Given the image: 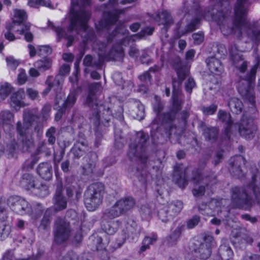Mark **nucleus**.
I'll return each instance as SVG.
<instances>
[{
    "mask_svg": "<svg viewBox=\"0 0 260 260\" xmlns=\"http://www.w3.org/2000/svg\"><path fill=\"white\" fill-rule=\"evenodd\" d=\"M205 137L208 140L214 139L217 135V131L215 128H208L205 130L204 133Z\"/></svg>",
    "mask_w": 260,
    "mask_h": 260,
    "instance_id": "obj_36",
    "label": "nucleus"
},
{
    "mask_svg": "<svg viewBox=\"0 0 260 260\" xmlns=\"http://www.w3.org/2000/svg\"><path fill=\"white\" fill-rule=\"evenodd\" d=\"M155 19L159 24H162L165 26L170 25L173 22L170 14L167 11H162L159 13Z\"/></svg>",
    "mask_w": 260,
    "mask_h": 260,
    "instance_id": "obj_19",
    "label": "nucleus"
},
{
    "mask_svg": "<svg viewBox=\"0 0 260 260\" xmlns=\"http://www.w3.org/2000/svg\"><path fill=\"white\" fill-rule=\"evenodd\" d=\"M223 202H225V201L222 199L220 200L212 199L209 203V205L208 206V208L206 204H202L199 206V210L201 212L202 210L210 208L211 209H213L215 212H217V213H218L219 212H221L220 209L221 208L220 206Z\"/></svg>",
    "mask_w": 260,
    "mask_h": 260,
    "instance_id": "obj_17",
    "label": "nucleus"
},
{
    "mask_svg": "<svg viewBox=\"0 0 260 260\" xmlns=\"http://www.w3.org/2000/svg\"><path fill=\"white\" fill-rule=\"evenodd\" d=\"M157 240V236L153 234L150 236H146L144 239L143 242L145 244H147L149 247L150 245L153 244Z\"/></svg>",
    "mask_w": 260,
    "mask_h": 260,
    "instance_id": "obj_44",
    "label": "nucleus"
},
{
    "mask_svg": "<svg viewBox=\"0 0 260 260\" xmlns=\"http://www.w3.org/2000/svg\"><path fill=\"white\" fill-rule=\"evenodd\" d=\"M176 72L178 75V80H173V106L175 110L178 111L181 108L182 105V101H179L176 98L175 94L178 92L179 87L181 85L182 81L184 80L185 78L188 75V71L183 68L177 69Z\"/></svg>",
    "mask_w": 260,
    "mask_h": 260,
    "instance_id": "obj_6",
    "label": "nucleus"
},
{
    "mask_svg": "<svg viewBox=\"0 0 260 260\" xmlns=\"http://www.w3.org/2000/svg\"><path fill=\"white\" fill-rule=\"evenodd\" d=\"M51 61L49 58H44L37 61L35 63V66L40 70L45 71L49 69L51 66Z\"/></svg>",
    "mask_w": 260,
    "mask_h": 260,
    "instance_id": "obj_26",
    "label": "nucleus"
},
{
    "mask_svg": "<svg viewBox=\"0 0 260 260\" xmlns=\"http://www.w3.org/2000/svg\"><path fill=\"white\" fill-rule=\"evenodd\" d=\"M52 167L47 163L40 164L38 168V172L41 177L45 180H49L52 177Z\"/></svg>",
    "mask_w": 260,
    "mask_h": 260,
    "instance_id": "obj_18",
    "label": "nucleus"
},
{
    "mask_svg": "<svg viewBox=\"0 0 260 260\" xmlns=\"http://www.w3.org/2000/svg\"><path fill=\"white\" fill-rule=\"evenodd\" d=\"M61 260H88L83 256L79 257L76 253L71 252L64 256Z\"/></svg>",
    "mask_w": 260,
    "mask_h": 260,
    "instance_id": "obj_39",
    "label": "nucleus"
},
{
    "mask_svg": "<svg viewBox=\"0 0 260 260\" xmlns=\"http://www.w3.org/2000/svg\"><path fill=\"white\" fill-rule=\"evenodd\" d=\"M69 162L68 161H66L61 164V169L65 172L69 171Z\"/></svg>",
    "mask_w": 260,
    "mask_h": 260,
    "instance_id": "obj_63",
    "label": "nucleus"
},
{
    "mask_svg": "<svg viewBox=\"0 0 260 260\" xmlns=\"http://www.w3.org/2000/svg\"><path fill=\"white\" fill-rule=\"evenodd\" d=\"M257 66L258 63L251 69L249 74L245 79H241L239 81L237 87L239 93L248 100L252 105H253L255 103L253 88Z\"/></svg>",
    "mask_w": 260,
    "mask_h": 260,
    "instance_id": "obj_3",
    "label": "nucleus"
},
{
    "mask_svg": "<svg viewBox=\"0 0 260 260\" xmlns=\"http://www.w3.org/2000/svg\"><path fill=\"white\" fill-rule=\"evenodd\" d=\"M20 185L26 189H30L35 187V180L33 176L29 174H25L22 176Z\"/></svg>",
    "mask_w": 260,
    "mask_h": 260,
    "instance_id": "obj_22",
    "label": "nucleus"
},
{
    "mask_svg": "<svg viewBox=\"0 0 260 260\" xmlns=\"http://www.w3.org/2000/svg\"><path fill=\"white\" fill-rule=\"evenodd\" d=\"M93 95L92 93H90L88 95L86 100V103L88 106L92 108V116L90 117L91 120H92L95 124L99 122L100 119V115L98 112V110H100L103 108L102 105L98 106L96 103L93 104Z\"/></svg>",
    "mask_w": 260,
    "mask_h": 260,
    "instance_id": "obj_11",
    "label": "nucleus"
},
{
    "mask_svg": "<svg viewBox=\"0 0 260 260\" xmlns=\"http://www.w3.org/2000/svg\"><path fill=\"white\" fill-rule=\"evenodd\" d=\"M1 117L4 121H9L13 118V115L9 111H4L1 113Z\"/></svg>",
    "mask_w": 260,
    "mask_h": 260,
    "instance_id": "obj_48",
    "label": "nucleus"
},
{
    "mask_svg": "<svg viewBox=\"0 0 260 260\" xmlns=\"http://www.w3.org/2000/svg\"><path fill=\"white\" fill-rule=\"evenodd\" d=\"M30 25L29 23L24 24L23 27H21V29L17 28L16 30L20 35H24V38L26 41L30 42L33 39V36L32 34L28 31L30 28Z\"/></svg>",
    "mask_w": 260,
    "mask_h": 260,
    "instance_id": "obj_23",
    "label": "nucleus"
},
{
    "mask_svg": "<svg viewBox=\"0 0 260 260\" xmlns=\"http://www.w3.org/2000/svg\"><path fill=\"white\" fill-rule=\"evenodd\" d=\"M7 31L5 34V38L10 41H13L15 40V37L13 33L11 32V30H13L14 29H17L16 27L9 24H7L6 26Z\"/></svg>",
    "mask_w": 260,
    "mask_h": 260,
    "instance_id": "obj_34",
    "label": "nucleus"
},
{
    "mask_svg": "<svg viewBox=\"0 0 260 260\" xmlns=\"http://www.w3.org/2000/svg\"><path fill=\"white\" fill-rule=\"evenodd\" d=\"M12 91L11 86L8 83L2 84L0 87V102L4 100Z\"/></svg>",
    "mask_w": 260,
    "mask_h": 260,
    "instance_id": "obj_27",
    "label": "nucleus"
},
{
    "mask_svg": "<svg viewBox=\"0 0 260 260\" xmlns=\"http://www.w3.org/2000/svg\"><path fill=\"white\" fill-rule=\"evenodd\" d=\"M218 118L223 122H225L228 127L231 124V115L225 111L219 110L218 113Z\"/></svg>",
    "mask_w": 260,
    "mask_h": 260,
    "instance_id": "obj_30",
    "label": "nucleus"
},
{
    "mask_svg": "<svg viewBox=\"0 0 260 260\" xmlns=\"http://www.w3.org/2000/svg\"><path fill=\"white\" fill-rule=\"evenodd\" d=\"M247 5V0H237L235 8L236 20L234 24V26L232 28H229L228 26L227 19L223 15H221V12H218V18L214 15L211 16V18L217 22L224 35L234 34L237 37H240L242 32L245 31L248 35L250 36V31L251 28L248 25L245 19Z\"/></svg>",
    "mask_w": 260,
    "mask_h": 260,
    "instance_id": "obj_1",
    "label": "nucleus"
},
{
    "mask_svg": "<svg viewBox=\"0 0 260 260\" xmlns=\"http://www.w3.org/2000/svg\"><path fill=\"white\" fill-rule=\"evenodd\" d=\"M11 231L9 225L2 223L0 224V238L3 239L7 238L10 234Z\"/></svg>",
    "mask_w": 260,
    "mask_h": 260,
    "instance_id": "obj_33",
    "label": "nucleus"
},
{
    "mask_svg": "<svg viewBox=\"0 0 260 260\" xmlns=\"http://www.w3.org/2000/svg\"><path fill=\"white\" fill-rule=\"evenodd\" d=\"M192 38L195 44H200L204 40V35L202 32H198L193 34Z\"/></svg>",
    "mask_w": 260,
    "mask_h": 260,
    "instance_id": "obj_47",
    "label": "nucleus"
},
{
    "mask_svg": "<svg viewBox=\"0 0 260 260\" xmlns=\"http://www.w3.org/2000/svg\"><path fill=\"white\" fill-rule=\"evenodd\" d=\"M196 86V83L192 78H188L185 83V89L186 91L191 92L192 88Z\"/></svg>",
    "mask_w": 260,
    "mask_h": 260,
    "instance_id": "obj_46",
    "label": "nucleus"
},
{
    "mask_svg": "<svg viewBox=\"0 0 260 260\" xmlns=\"http://www.w3.org/2000/svg\"><path fill=\"white\" fill-rule=\"evenodd\" d=\"M242 217L243 219L250 221L252 223H254L256 221V219L255 217H251L248 214L242 215Z\"/></svg>",
    "mask_w": 260,
    "mask_h": 260,
    "instance_id": "obj_62",
    "label": "nucleus"
},
{
    "mask_svg": "<svg viewBox=\"0 0 260 260\" xmlns=\"http://www.w3.org/2000/svg\"><path fill=\"white\" fill-rule=\"evenodd\" d=\"M92 58L90 55H86L83 60V64L85 66H90L91 65Z\"/></svg>",
    "mask_w": 260,
    "mask_h": 260,
    "instance_id": "obj_53",
    "label": "nucleus"
},
{
    "mask_svg": "<svg viewBox=\"0 0 260 260\" xmlns=\"http://www.w3.org/2000/svg\"><path fill=\"white\" fill-rule=\"evenodd\" d=\"M229 106L233 113L239 114L242 112L243 104L238 98H232L229 102Z\"/></svg>",
    "mask_w": 260,
    "mask_h": 260,
    "instance_id": "obj_21",
    "label": "nucleus"
},
{
    "mask_svg": "<svg viewBox=\"0 0 260 260\" xmlns=\"http://www.w3.org/2000/svg\"><path fill=\"white\" fill-rule=\"evenodd\" d=\"M51 48L46 45L39 46L38 49V53L40 55L45 56L51 53Z\"/></svg>",
    "mask_w": 260,
    "mask_h": 260,
    "instance_id": "obj_38",
    "label": "nucleus"
},
{
    "mask_svg": "<svg viewBox=\"0 0 260 260\" xmlns=\"http://www.w3.org/2000/svg\"><path fill=\"white\" fill-rule=\"evenodd\" d=\"M217 110V106L215 105H212L209 107H203L202 111L203 113L206 115H212L215 113Z\"/></svg>",
    "mask_w": 260,
    "mask_h": 260,
    "instance_id": "obj_42",
    "label": "nucleus"
},
{
    "mask_svg": "<svg viewBox=\"0 0 260 260\" xmlns=\"http://www.w3.org/2000/svg\"><path fill=\"white\" fill-rule=\"evenodd\" d=\"M70 71V67L68 64L62 65L59 70L60 74L61 75H66Z\"/></svg>",
    "mask_w": 260,
    "mask_h": 260,
    "instance_id": "obj_51",
    "label": "nucleus"
},
{
    "mask_svg": "<svg viewBox=\"0 0 260 260\" xmlns=\"http://www.w3.org/2000/svg\"><path fill=\"white\" fill-rule=\"evenodd\" d=\"M28 5L32 8H38L39 6H43L52 8L50 0H28Z\"/></svg>",
    "mask_w": 260,
    "mask_h": 260,
    "instance_id": "obj_25",
    "label": "nucleus"
},
{
    "mask_svg": "<svg viewBox=\"0 0 260 260\" xmlns=\"http://www.w3.org/2000/svg\"><path fill=\"white\" fill-rule=\"evenodd\" d=\"M141 211L142 212V214L144 218L146 219L147 218V215H148V216L150 215V211L148 208L146 207H142L141 208Z\"/></svg>",
    "mask_w": 260,
    "mask_h": 260,
    "instance_id": "obj_56",
    "label": "nucleus"
},
{
    "mask_svg": "<svg viewBox=\"0 0 260 260\" xmlns=\"http://www.w3.org/2000/svg\"><path fill=\"white\" fill-rule=\"evenodd\" d=\"M17 129L19 133V134L21 136H23L25 134L26 131V128H24V127H21V123L20 122H18L17 123Z\"/></svg>",
    "mask_w": 260,
    "mask_h": 260,
    "instance_id": "obj_54",
    "label": "nucleus"
},
{
    "mask_svg": "<svg viewBox=\"0 0 260 260\" xmlns=\"http://www.w3.org/2000/svg\"><path fill=\"white\" fill-rule=\"evenodd\" d=\"M29 73L30 76L33 77H37L40 75L38 71L35 68H31L29 70Z\"/></svg>",
    "mask_w": 260,
    "mask_h": 260,
    "instance_id": "obj_61",
    "label": "nucleus"
},
{
    "mask_svg": "<svg viewBox=\"0 0 260 260\" xmlns=\"http://www.w3.org/2000/svg\"><path fill=\"white\" fill-rule=\"evenodd\" d=\"M129 54L132 57H136L138 54V50L135 47H132L129 51Z\"/></svg>",
    "mask_w": 260,
    "mask_h": 260,
    "instance_id": "obj_60",
    "label": "nucleus"
},
{
    "mask_svg": "<svg viewBox=\"0 0 260 260\" xmlns=\"http://www.w3.org/2000/svg\"><path fill=\"white\" fill-rule=\"evenodd\" d=\"M207 64L210 72L215 75H219L222 71V67L219 60L211 57L207 60Z\"/></svg>",
    "mask_w": 260,
    "mask_h": 260,
    "instance_id": "obj_16",
    "label": "nucleus"
},
{
    "mask_svg": "<svg viewBox=\"0 0 260 260\" xmlns=\"http://www.w3.org/2000/svg\"><path fill=\"white\" fill-rule=\"evenodd\" d=\"M241 63L240 64V66L237 67L238 70L241 73H244L246 71L247 67V62L245 61H241Z\"/></svg>",
    "mask_w": 260,
    "mask_h": 260,
    "instance_id": "obj_55",
    "label": "nucleus"
},
{
    "mask_svg": "<svg viewBox=\"0 0 260 260\" xmlns=\"http://www.w3.org/2000/svg\"><path fill=\"white\" fill-rule=\"evenodd\" d=\"M232 197L233 200H236L237 199L243 200L245 198V197H247V194L244 192L241 193L239 188L235 187L233 190V194Z\"/></svg>",
    "mask_w": 260,
    "mask_h": 260,
    "instance_id": "obj_37",
    "label": "nucleus"
},
{
    "mask_svg": "<svg viewBox=\"0 0 260 260\" xmlns=\"http://www.w3.org/2000/svg\"><path fill=\"white\" fill-rule=\"evenodd\" d=\"M26 75L24 70H19V73L18 76L17 80L18 82L20 85H22L25 83L26 81Z\"/></svg>",
    "mask_w": 260,
    "mask_h": 260,
    "instance_id": "obj_43",
    "label": "nucleus"
},
{
    "mask_svg": "<svg viewBox=\"0 0 260 260\" xmlns=\"http://www.w3.org/2000/svg\"><path fill=\"white\" fill-rule=\"evenodd\" d=\"M29 53L31 57H34L37 54V51L35 48L32 45H28V46Z\"/></svg>",
    "mask_w": 260,
    "mask_h": 260,
    "instance_id": "obj_59",
    "label": "nucleus"
},
{
    "mask_svg": "<svg viewBox=\"0 0 260 260\" xmlns=\"http://www.w3.org/2000/svg\"><path fill=\"white\" fill-rule=\"evenodd\" d=\"M122 214L117 204L115 203L110 209L107 210L104 213V220L113 219Z\"/></svg>",
    "mask_w": 260,
    "mask_h": 260,
    "instance_id": "obj_20",
    "label": "nucleus"
},
{
    "mask_svg": "<svg viewBox=\"0 0 260 260\" xmlns=\"http://www.w3.org/2000/svg\"><path fill=\"white\" fill-rule=\"evenodd\" d=\"M53 29L56 32V35L58 39L65 38L68 40L67 44L68 47L70 46L72 44V42L74 40L73 37L71 36H68L64 33V31L59 27H53Z\"/></svg>",
    "mask_w": 260,
    "mask_h": 260,
    "instance_id": "obj_28",
    "label": "nucleus"
},
{
    "mask_svg": "<svg viewBox=\"0 0 260 260\" xmlns=\"http://www.w3.org/2000/svg\"><path fill=\"white\" fill-rule=\"evenodd\" d=\"M25 96V91L23 89H19L16 92L13 94L11 97L10 105L16 110L21 107H24L25 105L22 101Z\"/></svg>",
    "mask_w": 260,
    "mask_h": 260,
    "instance_id": "obj_10",
    "label": "nucleus"
},
{
    "mask_svg": "<svg viewBox=\"0 0 260 260\" xmlns=\"http://www.w3.org/2000/svg\"><path fill=\"white\" fill-rule=\"evenodd\" d=\"M76 100V98L74 94H70L64 103V108H68L72 107L75 104Z\"/></svg>",
    "mask_w": 260,
    "mask_h": 260,
    "instance_id": "obj_40",
    "label": "nucleus"
},
{
    "mask_svg": "<svg viewBox=\"0 0 260 260\" xmlns=\"http://www.w3.org/2000/svg\"><path fill=\"white\" fill-rule=\"evenodd\" d=\"M6 201L1 199L0 200V220H5L7 218V211L5 207Z\"/></svg>",
    "mask_w": 260,
    "mask_h": 260,
    "instance_id": "obj_35",
    "label": "nucleus"
},
{
    "mask_svg": "<svg viewBox=\"0 0 260 260\" xmlns=\"http://www.w3.org/2000/svg\"><path fill=\"white\" fill-rule=\"evenodd\" d=\"M205 192V187L203 186H201L199 187V189H197L196 188H194L192 190V193L194 196L198 197L202 196L204 194Z\"/></svg>",
    "mask_w": 260,
    "mask_h": 260,
    "instance_id": "obj_52",
    "label": "nucleus"
},
{
    "mask_svg": "<svg viewBox=\"0 0 260 260\" xmlns=\"http://www.w3.org/2000/svg\"><path fill=\"white\" fill-rule=\"evenodd\" d=\"M122 214L132 209L135 205V201L133 198L127 197L118 200L116 203Z\"/></svg>",
    "mask_w": 260,
    "mask_h": 260,
    "instance_id": "obj_14",
    "label": "nucleus"
},
{
    "mask_svg": "<svg viewBox=\"0 0 260 260\" xmlns=\"http://www.w3.org/2000/svg\"><path fill=\"white\" fill-rule=\"evenodd\" d=\"M214 240L213 237L211 236H206L205 237V243H202L199 249V252L201 253V257L203 259L207 258L211 254V247L209 243Z\"/></svg>",
    "mask_w": 260,
    "mask_h": 260,
    "instance_id": "obj_13",
    "label": "nucleus"
},
{
    "mask_svg": "<svg viewBox=\"0 0 260 260\" xmlns=\"http://www.w3.org/2000/svg\"><path fill=\"white\" fill-rule=\"evenodd\" d=\"M62 58L67 61H72L73 60L74 56L72 53H64L62 55Z\"/></svg>",
    "mask_w": 260,
    "mask_h": 260,
    "instance_id": "obj_58",
    "label": "nucleus"
},
{
    "mask_svg": "<svg viewBox=\"0 0 260 260\" xmlns=\"http://www.w3.org/2000/svg\"><path fill=\"white\" fill-rule=\"evenodd\" d=\"M142 148V146L138 145L136 147L132 148L130 147V150L128 153V155L130 158H133V156H137L139 157V159L142 161L143 164H144L146 160V157L145 156L143 157L142 156L139 155L138 150Z\"/></svg>",
    "mask_w": 260,
    "mask_h": 260,
    "instance_id": "obj_29",
    "label": "nucleus"
},
{
    "mask_svg": "<svg viewBox=\"0 0 260 260\" xmlns=\"http://www.w3.org/2000/svg\"><path fill=\"white\" fill-rule=\"evenodd\" d=\"M77 5H75V0H72V8L69 16L70 25L68 28V31L80 28L86 30L87 28V22L90 17L89 12L82 10L76 11Z\"/></svg>",
    "mask_w": 260,
    "mask_h": 260,
    "instance_id": "obj_4",
    "label": "nucleus"
},
{
    "mask_svg": "<svg viewBox=\"0 0 260 260\" xmlns=\"http://www.w3.org/2000/svg\"><path fill=\"white\" fill-rule=\"evenodd\" d=\"M26 92L29 98L31 100L36 99L38 96V92L32 88H28L26 90Z\"/></svg>",
    "mask_w": 260,
    "mask_h": 260,
    "instance_id": "obj_49",
    "label": "nucleus"
},
{
    "mask_svg": "<svg viewBox=\"0 0 260 260\" xmlns=\"http://www.w3.org/2000/svg\"><path fill=\"white\" fill-rule=\"evenodd\" d=\"M182 169V165H177L175 167V174L174 179L180 188H183L187 184L185 172H180Z\"/></svg>",
    "mask_w": 260,
    "mask_h": 260,
    "instance_id": "obj_15",
    "label": "nucleus"
},
{
    "mask_svg": "<svg viewBox=\"0 0 260 260\" xmlns=\"http://www.w3.org/2000/svg\"><path fill=\"white\" fill-rule=\"evenodd\" d=\"M256 129V126L251 119L245 120L243 119L239 125V131L241 136L246 139H250L253 136V134Z\"/></svg>",
    "mask_w": 260,
    "mask_h": 260,
    "instance_id": "obj_9",
    "label": "nucleus"
},
{
    "mask_svg": "<svg viewBox=\"0 0 260 260\" xmlns=\"http://www.w3.org/2000/svg\"><path fill=\"white\" fill-rule=\"evenodd\" d=\"M71 230L69 223L63 218H58L54 226V239L56 243L61 244L67 241L71 235Z\"/></svg>",
    "mask_w": 260,
    "mask_h": 260,
    "instance_id": "obj_5",
    "label": "nucleus"
},
{
    "mask_svg": "<svg viewBox=\"0 0 260 260\" xmlns=\"http://www.w3.org/2000/svg\"><path fill=\"white\" fill-rule=\"evenodd\" d=\"M7 204L16 213L23 215L29 211L26 201L19 196H11L7 199Z\"/></svg>",
    "mask_w": 260,
    "mask_h": 260,
    "instance_id": "obj_7",
    "label": "nucleus"
},
{
    "mask_svg": "<svg viewBox=\"0 0 260 260\" xmlns=\"http://www.w3.org/2000/svg\"><path fill=\"white\" fill-rule=\"evenodd\" d=\"M169 211L175 214L179 213L183 208V203L180 201H176L169 205Z\"/></svg>",
    "mask_w": 260,
    "mask_h": 260,
    "instance_id": "obj_31",
    "label": "nucleus"
},
{
    "mask_svg": "<svg viewBox=\"0 0 260 260\" xmlns=\"http://www.w3.org/2000/svg\"><path fill=\"white\" fill-rule=\"evenodd\" d=\"M6 61L8 66L12 69H15L19 65V62L18 60L14 59L12 56H9L7 58Z\"/></svg>",
    "mask_w": 260,
    "mask_h": 260,
    "instance_id": "obj_41",
    "label": "nucleus"
},
{
    "mask_svg": "<svg viewBox=\"0 0 260 260\" xmlns=\"http://www.w3.org/2000/svg\"><path fill=\"white\" fill-rule=\"evenodd\" d=\"M195 51L193 49L188 51L186 53V59L187 60H191L194 57Z\"/></svg>",
    "mask_w": 260,
    "mask_h": 260,
    "instance_id": "obj_57",
    "label": "nucleus"
},
{
    "mask_svg": "<svg viewBox=\"0 0 260 260\" xmlns=\"http://www.w3.org/2000/svg\"><path fill=\"white\" fill-rule=\"evenodd\" d=\"M104 230L105 232L109 235L114 234L119 226L118 221L106 222L103 224Z\"/></svg>",
    "mask_w": 260,
    "mask_h": 260,
    "instance_id": "obj_24",
    "label": "nucleus"
},
{
    "mask_svg": "<svg viewBox=\"0 0 260 260\" xmlns=\"http://www.w3.org/2000/svg\"><path fill=\"white\" fill-rule=\"evenodd\" d=\"M35 116L31 115L29 110H25L24 112V126L28 128L31 125L32 121L34 120Z\"/></svg>",
    "mask_w": 260,
    "mask_h": 260,
    "instance_id": "obj_32",
    "label": "nucleus"
},
{
    "mask_svg": "<svg viewBox=\"0 0 260 260\" xmlns=\"http://www.w3.org/2000/svg\"><path fill=\"white\" fill-rule=\"evenodd\" d=\"M62 185L58 183L53 198V206L56 211H60L67 208V201L62 195Z\"/></svg>",
    "mask_w": 260,
    "mask_h": 260,
    "instance_id": "obj_8",
    "label": "nucleus"
},
{
    "mask_svg": "<svg viewBox=\"0 0 260 260\" xmlns=\"http://www.w3.org/2000/svg\"><path fill=\"white\" fill-rule=\"evenodd\" d=\"M105 193L104 185L100 183L90 185L85 193L84 203L88 210L93 211L102 204Z\"/></svg>",
    "mask_w": 260,
    "mask_h": 260,
    "instance_id": "obj_2",
    "label": "nucleus"
},
{
    "mask_svg": "<svg viewBox=\"0 0 260 260\" xmlns=\"http://www.w3.org/2000/svg\"><path fill=\"white\" fill-rule=\"evenodd\" d=\"M84 150H81L78 145L75 146L73 149V152L75 156L79 157L83 154Z\"/></svg>",
    "mask_w": 260,
    "mask_h": 260,
    "instance_id": "obj_50",
    "label": "nucleus"
},
{
    "mask_svg": "<svg viewBox=\"0 0 260 260\" xmlns=\"http://www.w3.org/2000/svg\"><path fill=\"white\" fill-rule=\"evenodd\" d=\"M27 18V15L23 10L15 9L14 10V15L12 18V22L10 24L16 27H22L24 24L22 23Z\"/></svg>",
    "mask_w": 260,
    "mask_h": 260,
    "instance_id": "obj_12",
    "label": "nucleus"
},
{
    "mask_svg": "<svg viewBox=\"0 0 260 260\" xmlns=\"http://www.w3.org/2000/svg\"><path fill=\"white\" fill-rule=\"evenodd\" d=\"M200 221V217L198 216H193L191 219L189 220L187 223V226L188 229H192L197 225Z\"/></svg>",
    "mask_w": 260,
    "mask_h": 260,
    "instance_id": "obj_45",
    "label": "nucleus"
},
{
    "mask_svg": "<svg viewBox=\"0 0 260 260\" xmlns=\"http://www.w3.org/2000/svg\"><path fill=\"white\" fill-rule=\"evenodd\" d=\"M257 256L256 255H246L243 260H256Z\"/></svg>",
    "mask_w": 260,
    "mask_h": 260,
    "instance_id": "obj_64",
    "label": "nucleus"
}]
</instances>
